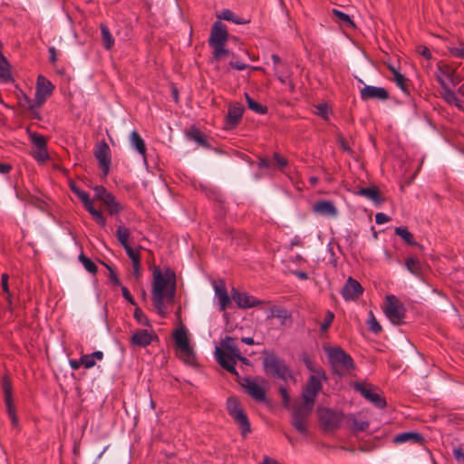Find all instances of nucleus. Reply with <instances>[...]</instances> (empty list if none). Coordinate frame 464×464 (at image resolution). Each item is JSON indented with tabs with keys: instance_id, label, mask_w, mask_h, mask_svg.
<instances>
[{
	"instance_id": "obj_1",
	"label": "nucleus",
	"mask_w": 464,
	"mask_h": 464,
	"mask_svg": "<svg viewBox=\"0 0 464 464\" xmlns=\"http://www.w3.org/2000/svg\"><path fill=\"white\" fill-rule=\"evenodd\" d=\"M151 292L155 310L165 317V303H173L176 293V275L171 268L166 267L162 272L158 266L154 267Z\"/></svg>"
},
{
	"instance_id": "obj_2",
	"label": "nucleus",
	"mask_w": 464,
	"mask_h": 464,
	"mask_svg": "<svg viewBox=\"0 0 464 464\" xmlns=\"http://www.w3.org/2000/svg\"><path fill=\"white\" fill-rule=\"evenodd\" d=\"M263 367L266 375L286 382L293 379L290 367L275 353L264 351Z\"/></svg>"
},
{
	"instance_id": "obj_3",
	"label": "nucleus",
	"mask_w": 464,
	"mask_h": 464,
	"mask_svg": "<svg viewBox=\"0 0 464 464\" xmlns=\"http://www.w3.org/2000/svg\"><path fill=\"white\" fill-rule=\"evenodd\" d=\"M325 351L334 374L343 376L350 370L354 369L353 358L341 347L327 348Z\"/></svg>"
},
{
	"instance_id": "obj_4",
	"label": "nucleus",
	"mask_w": 464,
	"mask_h": 464,
	"mask_svg": "<svg viewBox=\"0 0 464 464\" xmlns=\"http://www.w3.org/2000/svg\"><path fill=\"white\" fill-rule=\"evenodd\" d=\"M317 413L320 426L324 432L336 431L341 428L344 420L343 411L327 407H319Z\"/></svg>"
},
{
	"instance_id": "obj_5",
	"label": "nucleus",
	"mask_w": 464,
	"mask_h": 464,
	"mask_svg": "<svg viewBox=\"0 0 464 464\" xmlns=\"http://www.w3.org/2000/svg\"><path fill=\"white\" fill-rule=\"evenodd\" d=\"M227 411L238 425L243 438L251 433V425L246 413L244 411L239 400L230 396L227 400Z\"/></svg>"
},
{
	"instance_id": "obj_6",
	"label": "nucleus",
	"mask_w": 464,
	"mask_h": 464,
	"mask_svg": "<svg viewBox=\"0 0 464 464\" xmlns=\"http://www.w3.org/2000/svg\"><path fill=\"white\" fill-rule=\"evenodd\" d=\"M173 338L175 340V345L179 350V358L182 360L186 364H196V355L193 349L189 345V341L186 330L183 327L175 330L173 333Z\"/></svg>"
},
{
	"instance_id": "obj_7",
	"label": "nucleus",
	"mask_w": 464,
	"mask_h": 464,
	"mask_svg": "<svg viewBox=\"0 0 464 464\" xmlns=\"http://www.w3.org/2000/svg\"><path fill=\"white\" fill-rule=\"evenodd\" d=\"M383 312L392 324L401 325L405 323L406 308L395 295H390L385 297Z\"/></svg>"
},
{
	"instance_id": "obj_8",
	"label": "nucleus",
	"mask_w": 464,
	"mask_h": 464,
	"mask_svg": "<svg viewBox=\"0 0 464 464\" xmlns=\"http://www.w3.org/2000/svg\"><path fill=\"white\" fill-rule=\"evenodd\" d=\"M2 390L4 393L5 404L9 418L11 419L14 427L18 426V417L15 413V408L13 401V387L12 382L7 374H5L1 381Z\"/></svg>"
},
{
	"instance_id": "obj_9",
	"label": "nucleus",
	"mask_w": 464,
	"mask_h": 464,
	"mask_svg": "<svg viewBox=\"0 0 464 464\" xmlns=\"http://www.w3.org/2000/svg\"><path fill=\"white\" fill-rule=\"evenodd\" d=\"M355 391L360 392L366 400L380 409L386 407L385 398L375 392V387L370 383L355 382L353 385Z\"/></svg>"
},
{
	"instance_id": "obj_10",
	"label": "nucleus",
	"mask_w": 464,
	"mask_h": 464,
	"mask_svg": "<svg viewBox=\"0 0 464 464\" xmlns=\"http://www.w3.org/2000/svg\"><path fill=\"white\" fill-rule=\"evenodd\" d=\"M313 411V408L304 404L295 406L292 414V425L301 434L307 433V420Z\"/></svg>"
},
{
	"instance_id": "obj_11",
	"label": "nucleus",
	"mask_w": 464,
	"mask_h": 464,
	"mask_svg": "<svg viewBox=\"0 0 464 464\" xmlns=\"http://www.w3.org/2000/svg\"><path fill=\"white\" fill-rule=\"evenodd\" d=\"M230 35L226 24L220 21H216L211 27L210 35L208 40V45L213 49L218 45L226 44Z\"/></svg>"
},
{
	"instance_id": "obj_12",
	"label": "nucleus",
	"mask_w": 464,
	"mask_h": 464,
	"mask_svg": "<svg viewBox=\"0 0 464 464\" xmlns=\"http://www.w3.org/2000/svg\"><path fill=\"white\" fill-rule=\"evenodd\" d=\"M94 157L98 160L103 176H107L111 164V149L107 142H99L94 150Z\"/></svg>"
},
{
	"instance_id": "obj_13",
	"label": "nucleus",
	"mask_w": 464,
	"mask_h": 464,
	"mask_svg": "<svg viewBox=\"0 0 464 464\" xmlns=\"http://www.w3.org/2000/svg\"><path fill=\"white\" fill-rule=\"evenodd\" d=\"M215 356L218 363L229 373L236 376L237 382H239L240 375L236 369L237 359L232 354H227L219 347H216Z\"/></svg>"
},
{
	"instance_id": "obj_14",
	"label": "nucleus",
	"mask_w": 464,
	"mask_h": 464,
	"mask_svg": "<svg viewBox=\"0 0 464 464\" xmlns=\"http://www.w3.org/2000/svg\"><path fill=\"white\" fill-rule=\"evenodd\" d=\"M244 111V106L238 102L229 104L225 120V130L235 129L240 123Z\"/></svg>"
},
{
	"instance_id": "obj_15",
	"label": "nucleus",
	"mask_w": 464,
	"mask_h": 464,
	"mask_svg": "<svg viewBox=\"0 0 464 464\" xmlns=\"http://www.w3.org/2000/svg\"><path fill=\"white\" fill-rule=\"evenodd\" d=\"M231 297L237 303V306L243 309L256 307L264 304L263 301L258 300L257 298L248 295L247 293L239 292L236 288H232Z\"/></svg>"
},
{
	"instance_id": "obj_16",
	"label": "nucleus",
	"mask_w": 464,
	"mask_h": 464,
	"mask_svg": "<svg viewBox=\"0 0 464 464\" xmlns=\"http://www.w3.org/2000/svg\"><path fill=\"white\" fill-rule=\"evenodd\" d=\"M360 94L362 101L378 100L383 102L390 98L389 92L385 88L371 85H365L361 89Z\"/></svg>"
},
{
	"instance_id": "obj_17",
	"label": "nucleus",
	"mask_w": 464,
	"mask_h": 464,
	"mask_svg": "<svg viewBox=\"0 0 464 464\" xmlns=\"http://www.w3.org/2000/svg\"><path fill=\"white\" fill-rule=\"evenodd\" d=\"M362 293L363 287L362 285L351 276L347 279L342 289V295L346 301L356 300Z\"/></svg>"
},
{
	"instance_id": "obj_18",
	"label": "nucleus",
	"mask_w": 464,
	"mask_h": 464,
	"mask_svg": "<svg viewBox=\"0 0 464 464\" xmlns=\"http://www.w3.org/2000/svg\"><path fill=\"white\" fill-rule=\"evenodd\" d=\"M153 340H159V337L153 332L149 333L148 330L140 329L137 330L130 337V343L133 346L147 347Z\"/></svg>"
},
{
	"instance_id": "obj_19",
	"label": "nucleus",
	"mask_w": 464,
	"mask_h": 464,
	"mask_svg": "<svg viewBox=\"0 0 464 464\" xmlns=\"http://www.w3.org/2000/svg\"><path fill=\"white\" fill-rule=\"evenodd\" d=\"M237 382L246 388V392L256 401H264L266 400V392L264 389L250 378H244L242 381L240 378Z\"/></svg>"
},
{
	"instance_id": "obj_20",
	"label": "nucleus",
	"mask_w": 464,
	"mask_h": 464,
	"mask_svg": "<svg viewBox=\"0 0 464 464\" xmlns=\"http://www.w3.org/2000/svg\"><path fill=\"white\" fill-rule=\"evenodd\" d=\"M313 211L316 214L334 218L337 216L338 211L336 207L332 201L319 200L313 205Z\"/></svg>"
},
{
	"instance_id": "obj_21",
	"label": "nucleus",
	"mask_w": 464,
	"mask_h": 464,
	"mask_svg": "<svg viewBox=\"0 0 464 464\" xmlns=\"http://www.w3.org/2000/svg\"><path fill=\"white\" fill-rule=\"evenodd\" d=\"M54 85L44 75H38L35 93L45 99L53 94Z\"/></svg>"
},
{
	"instance_id": "obj_22",
	"label": "nucleus",
	"mask_w": 464,
	"mask_h": 464,
	"mask_svg": "<svg viewBox=\"0 0 464 464\" xmlns=\"http://www.w3.org/2000/svg\"><path fill=\"white\" fill-rule=\"evenodd\" d=\"M424 441V438L420 433L413 432V431H408L397 434L393 438V442L395 444H401L406 442H411L412 444H422Z\"/></svg>"
},
{
	"instance_id": "obj_23",
	"label": "nucleus",
	"mask_w": 464,
	"mask_h": 464,
	"mask_svg": "<svg viewBox=\"0 0 464 464\" xmlns=\"http://www.w3.org/2000/svg\"><path fill=\"white\" fill-rule=\"evenodd\" d=\"M356 194L365 197L376 204H381L384 200L381 195L380 189L376 186L361 188Z\"/></svg>"
},
{
	"instance_id": "obj_24",
	"label": "nucleus",
	"mask_w": 464,
	"mask_h": 464,
	"mask_svg": "<svg viewBox=\"0 0 464 464\" xmlns=\"http://www.w3.org/2000/svg\"><path fill=\"white\" fill-rule=\"evenodd\" d=\"M102 202L107 207V210L111 216L117 215L123 209L122 206L116 200L112 193L105 195Z\"/></svg>"
},
{
	"instance_id": "obj_25",
	"label": "nucleus",
	"mask_w": 464,
	"mask_h": 464,
	"mask_svg": "<svg viewBox=\"0 0 464 464\" xmlns=\"http://www.w3.org/2000/svg\"><path fill=\"white\" fill-rule=\"evenodd\" d=\"M406 268L412 275L420 277L423 274V266L420 259L414 256H410L405 260Z\"/></svg>"
},
{
	"instance_id": "obj_26",
	"label": "nucleus",
	"mask_w": 464,
	"mask_h": 464,
	"mask_svg": "<svg viewBox=\"0 0 464 464\" xmlns=\"http://www.w3.org/2000/svg\"><path fill=\"white\" fill-rule=\"evenodd\" d=\"M437 81L439 82V83L440 84V86L443 90V93H442L443 99L450 104H451V103L457 104L458 98H457L455 92L452 90H450V88L448 86L445 80H443L440 75H438Z\"/></svg>"
},
{
	"instance_id": "obj_27",
	"label": "nucleus",
	"mask_w": 464,
	"mask_h": 464,
	"mask_svg": "<svg viewBox=\"0 0 464 464\" xmlns=\"http://www.w3.org/2000/svg\"><path fill=\"white\" fill-rule=\"evenodd\" d=\"M216 295L219 301V310L224 312L230 304V297L227 295L225 285H217L215 287Z\"/></svg>"
},
{
	"instance_id": "obj_28",
	"label": "nucleus",
	"mask_w": 464,
	"mask_h": 464,
	"mask_svg": "<svg viewBox=\"0 0 464 464\" xmlns=\"http://www.w3.org/2000/svg\"><path fill=\"white\" fill-rule=\"evenodd\" d=\"M218 19L230 21L235 23L236 24H246L250 21L248 19H244L242 17L237 16L234 12L229 9H223L218 14Z\"/></svg>"
},
{
	"instance_id": "obj_29",
	"label": "nucleus",
	"mask_w": 464,
	"mask_h": 464,
	"mask_svg": "<svg viewBox=\"0 0 464 464\" xmlns=\"http://www.w3.org/2000/svg\"><path fill=\"white\" fill-rule=\"evenodd\" d=\"M394 233H395V235L401 237V239H403L407 245L417 246L420 248L422 247L420 245H419L415 241L413 234L411 232H410L407 227H396Z\"/></svg>"
},
{
	"instance_id": "obj_30",
	"label": "nucleus",
	"mask_w": 464,
	"mask_h": 464,
	"mask_svg": "<svg viewBox=\"0 0 464 464\" xmlns=\"http://www.w3.org/2000/svg\"><path fill=\"white\" fill-rule=\"evenodd\" d=\"M390 69L393 74V80L396 82L397 86L400 87L404 93L410 94L408 84L409 80L395 68L390 67Z\"/></svg>"
},
{
	"instance_id": "obj_31",
	"label": "nucleus",
	"mask_w": 464,
	"mask_h": 464,
	"mask_svg": "<svg viewBox=\"0 0 464 464\" xmlns=\"http://www.w3.org/2000/svg\"><path fill=\"white\" fill-rule=\"evenodd\" d=\"M188 137L190 140H195L197 143H198L200 146L204 148H209L210 145L208 141L207 140L204 134L196 127H191V129L187 133Z\"/></svg>"
},
{
	"instance_id": "obj_32",
	"label": "nucleus",
	"mask_w": 464,
	"mask_h": 464,
	"mask_svg": "<svg viewBox=\"0 0 464 464\" xmlns=\"http://www.w3.org/2000/svg\"><path fill=\"white\" fill-rule=\"evenodd\" d=\"M221 346L222 350L225 351L227 354L237 356L240 353L238 347L235 343V338L231 336H226L221 341Z\"/></svg>"
},
{
	"instance_id": "obj_33",
	"label": "nucleus",
	"mask_w": 464,
	"mask_h": 464,
	"mask_svg": "<svg viewBox=\"0 0 464 464\" xmlns=\"http://www.w3.org/2000/svg\"><path fill=\"white\" fill-rule=\"evenodd\" d=\"M0 79L5 82H12L11 65L5 57L0 58Z\"/></svg>"
},
{
	"instance_id": "obj_34",
	"label": "nucleus",
	"mask_w": 464,
	"mask_h": 464,
	"mask_svg": "<svg viewBox=\"0 0 464 464\" xmlns=\"http://www.w3.org/2000/svg\"><path fill=\"white\" fill-rule=\"evenodd\" d=\"M84 208L92 215L93 219L97 224L101 227H104L106 226V218L102 213V211L96 209L93 207L92 201H90L88 204L84 206Z\"/></svg>"
},
{
	"instance_id": "obj_35",
	"label": "nucleus",
	"mask_w": 464,
	"mask_h": 464,
	"mask_svg": "<svg viewBox=\"0 0 464 464\" xmlns=\"http://www.w3.org/2000/svg\"><path fill=\"white\" fill-rule=\"evenodd\" d=\"M84 208L92 215L93 219L97 224L101 227H104L106 226V218L102 213V211L96 209L93 207L92 201H90L88 204L84 206Z\"/></svg>"
},
{
	"instance_id": "obj_36",
	"label": "nucleus",
	"mask_w": 464,
	"mask_h": 464,
	"mask_svg": "<svg viewBox=\"0 0 464 464\" xmlns=\"http://www.w3.org/2000/svg\"><path fill=\"white\" fill-rule=\"evenodd\" d=\"M84 208L92 215L93 219L97 224L101 227H104L106 226V218L102 213V211L96 209L93 207L92 201H90L88 204L84 206Z\"/></svg>"
},
{
	"instance_id": "obj_37",
	"label": "nucleus",
	"mask_w": 464,
	"mask_h": 464,
	"mask_svg": "<svg viewBox=\"0 0 464 464\" xmlns=\"http://www.w3.org/2000/svg\"><path fill=\"white\" fill-rule=\"evenodd\" d=\"M130 143L131 146L134 147L140 154L145 156L146 145L143 139L140 137L137 130H133L130 133Z\"/></svg>"
},
{
	"instance_id": "obj_38",
	"label": "nucleus",
	"mask_w": 464,
	"mask_h": 464,
	"mask_svg": "<svg viewBox=\"0 0 464 464\" xmlns=\"http://www.w3.org/2000/svg\"><path fill=\"white\" fill-rule=\"evenodd\" d=\"M246 101L247 107L253 111L254 112L264 115L266 114L268 111V109L266 106L260 104L259 102H256L254 99H252L248 93H245Z\"/></svg>"
},
{
	"instance_id": "obj_39",
	"label": "nucleus",
	"mask_w": 464,
	"mask_h": 464,
	"mask_svg": "<svg viewBox=\"0 0 464 464\" xmlns=\"http://www.w3.org/2000/svg\"><path fill=\"white\" fill-rule=\"evenodd\" d=\"M332 13L337 18V21L340 24H342L347 28H355L354 22L351 19V17L347 14H345L338 9H333Z\"/></svg>"
},
{
	"instance_id": "obj_40",
	"label": "nucleus",
	"mask_w": 464,
	"mask_h": 464,
	"mask_svg": "<svg viewBox=\"0 0 464 464\" xmlns=\"http://www.w3.org/2000/svg\"><path fill=\"white\" fill-rule=\"evenodd\" d=\"M101 33L103 47L106 50H111L114 45V38L111 35L108 26L104 24H101Z\"/></svg>"
},
{
	"instance_id": "obj_41",
	"label": "nucleus",
	"mask_w": 464,
	"mask_h": 464,
	"mask_svg": "<svg viewBox=\"0 0 464 464\" xmlns=\"http://www.w3.org/2000/svg\"><path fill=\"white\" fill-rule=\"evenodd\" d=\"M130 229L123 226H119L116 229V237L120 244L126 247V246H129V239H130Z\"/></svg>"
},
{
	"instance_id": "obj_42",
	"label": "nucleus",
	"mask_w": 464,
	"mask_h": 464,
	"mask_svg": "<svg viewBox=\"0 0 464 464\" xmlns=\"http://www.w3.org/2000/svg\"><path fill=\"white\" fill-rule=\"evenodd\" d=\"M70 189L79 198V199L82 202L83 206L88 204L91 200L89 194L83 190H82L74 181H70L69 184Z\"/></svg>"
},
{
	"instance_id": "obj_43",
	"label": "nucleus",
	"mask_w": 464,
	"mask_h": 464,
	"mask_svg": "<svg viewBox=\"0 0 464 464\" xmlns=\"http://www.w3.org/2000/svg\"><path fill=\"white\" fill-rule=\"evenodd\" d=\"M368 315H369V318L367 321V324H368L369 331H371L374 334H380L382 332V325L380 324V323L375 318L373 312L370 311Z\"/></svg>"
},
{
	"instance_id": "obj_44",
	"label": "nucleus",
	"mask_w": 464,
	"mask_h": 464,
	"mask_svg": "<svg viewBox=\"0 0 464 464\" xmlns=\"http://www.w3.org/2000/svg\"><path fill=\"white\" fill-rule=\"evenodd\" d=\"M79 261L82 264V266L88 272L93 275L97 273L98 266H96V264L93 261H92L89 257H87L83 253L80 254Z\"/></svg>"
},
{
	"instance_id": "obj_45",
	"label": "nucleus",
	"mask_w": 464,
	"mask_h": 464,
	"mask_svg": "<svg viewBox=\"0 0 464 464\" xmlns=\"http://www.w3.org/2000/svg\"><path fill=\"white\" fill-rule=\"evenodd\" d=\"M212 50V59L215 61H220L230 53L229 50L226 48V44L218 45Z\"/></svg>"
},
{
	"instance_id": "obj_46",
	"label": "nucleus",
	"mask_w": 464,
	"mask_h": 464,
	"mask_svg": "<svg viewBox=\"0 0 464 464\" xmlns=\"http://www.w3.org/2000/svg\"><path fill=\"white\" fill-rule=\"evenodd\" d=\"M24 99L26 100V103L30 111H34L40 108L46 101L45 98L39 96L35 93V98L32 101L28 96L24 95Z\"/></svg>"
},
{
	"instance_id": "obj_47",
	"label": "nucleus",
	"mask_w": 464,
	"mask_h": 464,
	"mask_svg": "<svg viewBox=\"0 0 464 464\" xmlns=\"http://www.w3.org/2000/svg\"><path fill=\"white\" fill-rule=\"evenodd\" d=\"M305 387L313 392L319 393L322 390L321 381L314 375H311L307 381Z\"/></svg>"
},
{
	"instance_id": "obj_48",
	"label": "nucleus",
	"mask_w": 464,
	"mask_h": 464,
	"mask_svg": "<svg viewBox=\"0 0 464 464\" xmlns=\"http://www.w3.org/2000/svg\"><path fill=\"white\" fill-rule=\"evenodd\" d=\"M318 393L311 392V390L304 388L303 392V403L304 405H306L308 407L313 408L314 403V399Z\"/></svg>"
},
{
	"instance_id": "obj_49",
	"label": "nucleus",
	"mask_w": 464,
	"mask_h": 464,
	"mask_svg": "<svg viewBox=\"0 0 464 464\" xmlns=\"http://www.w3.org/2000/svg\"><path fill=\"white\" fill-rule=\"evenodd\" d=\"M30 140L37 149H41L47 146V140L45 137L42 134L36 132L30 133Z\"/></svg>"
},
{
	"instance_id": "obj_50",
	"label": "nucleus",
	"mask_w": 464,
	"mask_h": 464,
	"mask_svg": "<svg viewBox=\"0 0 464 464\" xmlns=\"http://www.w3.org/2000/svg\"><path fill=\"white\" fill-rule=\"evenodd\" d=\"M453 72H454V70L450 65L445 64V63H439L436 77L438 75H440L443 80H444V78L448 79V78L451 77V74H453Z\"/></svg>"
},
{
	"instance_id": "obj_51",
	"label": "nucleus",
	"mask_w": 464,
	"mask_h": 464,
	"mask_svg": "<svg viewBox=\"0 0 464 464\" xmlns=\"http://www.w3.org/2000/svg\"><path fill=\"white\" fill-rule=\"evenodd\" d=\"M334 314L332 311L327 310L326 314H325L324 320L320 326L321 333H325L328 331L329 327L331 326V324L334 322Z\"/></svg>"
},
{
	"instance_id": "obj_52",
	"label": "nucleus",
	"mask_w": 464,
	"mask_h": 464,
	"mask_svg": "<svg viewBox=\"0 0 464 464\" xmlns=\"http://www.w3.org/2000/svg\"><path fill=\"white\" fill-rule=\"evenodd\" d=\"M134 318L137 320V322L140 324L145 325V326H150V320L146 316V314L142 312V310L140 307H136L134 310Z\"/></svg>"
},
{
	"instance_id": "obj_53",
	"label": "nucleus",
	"mask_w": 464,
	"mask_h": 464,
	"mask_svg": "<svg viewBox=\"0 0 464 464\" xmlns=\"http://www.w3.org/2000/svg\"><path fill=\"white\" fill-rule=\"evenodd\" d=\"M34 158L35 160L42 163L48 160L50 157L47 151V146L41 149H37V151L34 153Z\"/></svg>"
},
{
	"instance_id": "obj_54",
	"label": "nucleus",
	"mask_w": 464,
	"mask_h": 464,
	"mask_svg": "<svg viewBox=\"0 0 464 464\" xmlns=\"http://www.w3.org/2000/svg\"><path fill=\"white\" fill-rule=\"evenodd\" d=\"M315 108L317 110L318 116H320L324 121L329 120V113H330L331 110L326 103L318 104Z\"/></svg>"
},
{
	"instance_id": "obj_55",
	"label": "nucleus",
	"mask_w": 464,
	"mask_h": 464,
	"mask_svg": "<svg viewBox=\"0 0 464 464\" xmlns=\"http://www.w3.org/2000/svg\"><path fill=\"white\" fill-rule=\"evenodd\" d=\"M93 190L95 192L94 198L101 201L105 198V195H109L111 193L102 185L95 186Z\"/></svg>"
},
{
	"instance_id": "obj_56",
	"label": "nucleus",
	"mask_w": 464,
	"mask_h": 464,
	"mask_svg": "<svg viewBox=\"0 0 464 464\" xmlns=\"http://www.w3.org/2000/svg\"><path fill=\"white\" fill-rule=\"evenodd\" d=\"M279 393L281 395V398H282V403L284 405V407L285 408H288L289 405H290V396L288 394V392H287V389L284 386H280L279 387Z\"/></svg>"
},
{
	"instance_id": "obj_57",
	"label": "nucleus",
	"mask_w": 464,
	"mask_h": 464,
	"mask_svg": "<svg viewBox=\"0 0 464 464\" xmlns=\"http://www.w3.org/2000/svg\"><path fill=\"white\" fill-rule=\"evenodd\" d=\"M81 363H82V366H84V368L90 369L93 367L96 362L90 353L81 356Z\"/></svg>"
},
{
	"instance_id": "obj_58",
	"label": "nucleus",
	"mask_w": 464,
	"mask_h": 464,
	"mask_svg": "<svg viewBox=\"0 0 464 464\" xmlns=\"http://www.w3.org/2000/svg\"><path fill=\"white\" fill-rule=\"evenodd\" d=\"M123 248L125 249L127 256L131 259L132 263L136 260H140V255L138 250H134L130 245Z\"/></svg>"
},
{
	"instance_id": "obj_59",
	"label": "nucleus",
	"mask_w": 464,
	"mask_h": 464,
	"mask_svg": "<svg viewBox=\"0 0 464 464\" xmlns=\"http://www.w3.org/2000/svg\"><path fill=\"white\" fill-rule=\"evenodd\" d=\"M353 426L355 431H364L369 428L370 423L366 420H354L353 422Z\"/></svg>"
},
{
	"instance_id": "obj_60",
	"label": "nucleus",
	"mask_w": 464,
	"mask_h": 464,
	"mask_svg": "<svg viewBox=\"0 0 464 464\" xmlns=\"http://www.w3.org/2000/svg\"><path fill=\"white\" fill-rule=\"evenodd\" d=\"M416 51H417L418 53H420L421 56H423L427 60H430L432 58L431 52L425 45H418L416 47Z\"/></svg>"
},
{
	"instance_id": "obj_61",
	"label": "nucleus",
	"mask_w": 464,
	"mask_h": 464,
	"mask_svg": "<svg viewBox=\"0 0 464 464\" xmlns=\"http://www.w3.org/2000/svg\"><path fill=\"white\" fill-rule=\"evenodd\" d=\"M273 158L280 169H283L288 165V160L282 157L278 152H275Z\"/></svg>"
},
{
	"instance_id": "obj_62",
	"label": "nucleus",
	"mask_w": 464,
	"mask_h": 464,
	"mask_svg": "<svg viewBox=\"0 0 464 464\" xmlns=\"http://www.w3.org/2000/svg\"><path fill=\"white\" fill-rule=\"evenodd\" d=\"M9 276L7 274H2L1 276V286L2 290L5 295H9V285H8Z\"/></svg>"
},
{
	"instance_id": "obj_63",
	"label": "nucleus",
	"mask_w": 464,
	"mask_h": 464,
	"mask_svg": "<svg viewBox=\"0 0 464 464\" xmlns=\"http://www.w3.org/2000/svg\"><path fill=\"white\" fill-rule=\"evenodd\" d=\"M450 53L454 57L464 59V45L462 47L450 48Z\"/></svg>"
},
{
	"instance_id": "obj_64",
	"label": "nucleus",
	"mask_w": 464,
	"mask_h": 464,
	"mask_svg": "<svg viewBox=\"0 0 464 464\" xmlns=\"http://www.w3.org/2000/svg\"><path fill=\"white\" fill-rule=\"evenodd\" d=\"M453 456L459 463L464 464V450L461 448L454 449Z\"/></svg>"
}]
</instances>
